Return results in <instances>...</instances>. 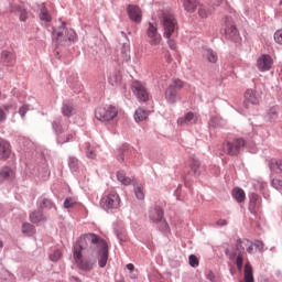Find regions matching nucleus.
Listing matches in <instances>:
<instances>
[{"label": "nucleus", "instance_id": "obj_29", "mask_svg": "<svg viewBox=\"0 0 282 282\" xmlns=\"http://www.w3.org/2000/svg\"><path fill=\"white\" fill-rule=\"evenodd\" d=\"M22 232L24 235H28V237H32V235H34L36 232V229L33 227L32 224L30 223H24L22 225Z\"/></svg>", "mask_w": 282, "mask_h": 282}, {"label": "nucleus", "instance_id": "obj_42", "mask_svg": "<svg viewBox=\"0 0 282 282\" xmlns=\"http://www.w3.org/2000/svg\"><path fill=\"white\" fill-rule=\"evenodd\" d=\"M62 257L61 250H55L50 254L51 261H58Z\"/></svg>", "mask_w": 282, "mask_h": 282}, {"label": "nucleus", "instance_id": "obj_4", "mask_svg": "<svg viewBox=\"0 0 282 282\" xmlns=\"http://www.w3.org/2000/svg\"><path fill=\"white\" fill-rule=\"evenodd\" d=\"M248 246H250V240H238L236 245V250L231 256V259H236V265L239 272H241V270L243 269V254H246Z\"/></svg>", "mask_w": 282, "mask_h": 282}, {"label": "nucleus", "instance_id": "obj_16", "mask_svg": "<svg viewBox=\"0 0 282 282\" xmlns=\"http://www.w3.org/2000/svg\"><path fill=\"white\" fill-rule=\"evenodd\" d=\"M164 218V210H162V207L154 206L150 209V219L153 221V224H160L162 219Z\"/></svg>", "mask_w": 282, "mask_h": 282}, {"label": "nucleus", "instance_id": "obj_32", "mask_svg": "<svg viewBox=\"0 0 282 282\" xmlns=\"http://www.w3.org/2000/svg\"><path fill=\"white\" fill-rule=\"evenodd\" d=\"M271 171H274L275 173H281L282 174V161H272L270 165Z\"/></svg>", "mask_w": 282, "mask_h": 282}, {"label": "nucleus", "instance_id": "obj_58", "mask_svg": "<svg viewBox=\"0 0 282 282\" xmlns=\"http://www.w3.org/2000/svg\"><path fill=\"white\" fill-rule=\"evenodd\" d=\"M70 282H83V281H80V279H78L76 276H73V278H70Z\"/></svg>", "mask_w": 282, "mask_h": 282}, {"label": "nucleus", "instance_id": "obj_53", "mask_svg": "<svg viewBox=\"0 0 282 282\" xmlns=\"http://www.w3.org/2000/svg\"><path fill=\"white\" fill-rule=\"evenodd\" d=\"M278 112H279V108L272 107L269 110V116H276Z\"/></svg>", "mask_w": 282, "mask_h": 282}, {"label": "nucleus", "instance_id": "obj_12", "mask_svg": "<svg viewBox=\"0 0 282 282\" xmlns=\"http://www.w3.org/2000/svg\"><path fill=\"white\" fill-rule=\"evenodd\" d=\"M225 21V34L228 39H235V36H239V31L237 30V26L235 25V20H232L230 17H226L224 19Z\"/></svg>", "mask_w": 282, "mask_h": 282}, {"label": "nucleus", "instance_id": "obj_30", "mask_svg": "<svg viewBox=\"0 0 282 282\" xmlns=\"http://www.w3.org/2000/svg\"><path fill=\"white\" fill-rule=\"evenodd\" d=\"M62 113L66 118H70V116L74 113V106L70 104H64L62 107Z\"/></svg>", "mask_w": 282, "mask_h": 282}, {"label": "nucleus", "instance_id": "obj_7", "mask_svg": "<svg viewBox=\"0 0 282 282\" xmlns=\"http://www.w3.org/2000/svg\"><path fill=\"white\" fill-rule=\"evenodd\" d=\"M100 206L101 208H104V210H113L116 208H119L120 196L116 192L107 194L100 199Z\"/></svg>", "mask_w": 282, "mask_h": 282}, {"label": "nucleus", "instance_id": "obj_48", "mask_svg": "<svg viewBox=\"0 0 282 282\" xmlns=\"http://www.w3.org/2000/svg\"><path fill=\"white\" fill-rule=\"evenodd\" d=\"M72 206H74V199L66 198L64 202V208H72Z\"/></svg>", "mask_w": 282, "mask_h": 282}, {"label": "nucleus", "instance_id": "obj_2", "mask_svg": "<svg viewBox=\"0 0 282 282\" xmlns=\"http://www.w3.org/2000/svg\"><path fill=\"white\" fill-rule=\"evenodd\" d=\"M159 19L163 28L164 39H175L180 32V24L177 23V19L175 18V14H173V11H161Z\"/></svg>", "mask_w": 282, "mask_h": 282}, {"label": "nucleus", "instance_id": "obj_51", "mask_svg": "<svg viewBox=\"0 0 282 282\" xmlns=\"http://www.w3.org/2000/svg\"><path fill=\"white\" fill-rule=\"evenodd\" d=\"M207 279L212 282H217V278L215 276V273H213V271L208 272Z\"/></svg>", "mask_w": 282, "mask_h": 282}, {"label": "nucleus", "instance_id": "obj_15", "mask_svg": "<svg viewBox=\"0 0 282 282\" xmlns=\"http://www.w3.org/2000/svg\"><path fill=\"white\" fill-rule=\"evenodd\" d=\"M128 14L131 21L134 23H141L142 21V10L138 6H129L128 7Z\"/></svg>", "mask_w": 282, "mask_h": 282}, {"label": "nucleus", "instance_id": "obj_56", "mask_svg": "<svg viewBox=\"0 0 282 282\" xmlns=\"http://www.w3.org/2000/svg\"><path fill=\"white\" fill-rule=\"evenodd\" d=\"M253 246H256V248H259L260 250H263V242L261 241H256Z\"/></svg>", "mask_w": 282, "mask_h": 282}, {"label": "nucleus", "instance_id": "obj_1", "mask_svg": "<svg viewBox=\"0 0 282 282\" xmlns=\"http://www.w3.org/2000/svg\"><path fill=\"white\" fill-rule=\"evenodd\" d=\"M88 252V254H98V265L99 268H105L109 259V246L107 241L96 234H86L82 236L73 248L74 260L80 270L89 272L96 265V260H83V252Z\"/></svg>", "mask_w": 282, "mask_h": 282}, {"label": "nucleus", "instance_id": "obj_39", "mask_svg": "<svg viewBox=\"0 0 282 282\" xmlns=\"http://www.w3.org/2000/svg\"><path fill=\"white\" fill-rule=\"evenodd\" d=\"M29 111H30V105H23L22 107H20L19 113L22 120H25V113H28Z\"/></svg>", "mask_w": 282, "mask_h": 282}, {"label": "nucleus", "instance_id": "obj_26", "mask_svg": "<svg viewBox=\"0 0 282 282\" xmlns=\"http://www.w3.org/2000/svg\"><path fill=\"white\" fill-rule=\"evenodd\" d=\"M213 10L204 4L199 6L198 8V15L200 17V19H208V17H210V14H213Z\"/></svg>", "mask_w": 282, "mask_h": 282}, {"label": "nucleus", "instance_id": "obj_23", "mask_svg": "<svg viewBox=\"0 0 282 282\" xmlns=\"http://www.w3.org/2000/svg\"><path fill=\"white\" fill-rule=\"evenodd\" d=\"M232 197L238 204H242V202H246V192L242 188L236 187L232 189Z\"/></svg>", "mask_w": 282, "mask_h": 282}, {"label": "nucleus", "instance_id": "obj_3", "mask_svg": "<svg viewBox=\"0 0 282 282\" xmlns=\"http://www.w3.org/2000/svg\"><path fill=\"white\" fill-rule=\"evenodd\" d=\"M95 116L100 122H111V120L118 117V108L113 105H106L99 107L96 110Z\"/></svg>", "mask_w": 282, "mask_h": 282}, {"label": "nucleus", "instance_id": "obj_8", "mask_svg": "<svg viewBox=\"0 0 282 282\" xmlns=\"http://www.w3.org/2000/svg\"><path fill=\"white\" fill-rule=\"evenodd\" d=\"M132 91L140 102H147L149 100V90L142 83L135 80L132 83Z\"/></svg>", "mask_w": 282, "mask_h": 282}, {"label": "nucleus", "instance_id": "obj_20", "mask_svg": "<svg viewBox=\"0 0 282 282\" xmlns=\"http://www.w3.org/2000/svg\"><path fill=\"white\" fill-rule=\"evenodd\" d=\"M6 180H14V171L8 166L0 170V183L6 182Z\"/></svg>", "mask_w": 282, "mask_h": 282}, {"label": "nucleus", "instance_id": "obj_43", "mask_svg": "<svg viewBox=\"0 0 282 282\" xmlns=\"http://www.w3.org/2000/svg\"><path fill=\"white\" fill-rule=\"evenodd\" d=\"M189 265H192V268H197V265H199V259H197L194 254H191Z\"/></svg>", "mask_w": 282, "mask_h": 282}, {"label": "nucleus", "instance_id": "obj_49", "mask_svg": "<svg viewBox=\"0 0 282 282\" xmlns=\"http://www.w3.org/2000/svg\"><path fill=\"white\" fill-rule=\"evenodd\" d=\"M6 279L2 280L1 282H14V275L10 274V273H6Z\"/></svg>", "mask_w": 282, "mask_h": 282}, {"label": "nucleus", "instance_id": "obj_22", "mask_svg": "<svg viewBox=\"0 0 282 282\" xmlns=\"http://www.w3.org/2000/svg\"><path fill=\"white\" fill-rule=\"evenodd\" d=\"M165 98L169 102H175L177 100V89H175V86H169L165 90Z\"/></svg>", "mask_w": 282, "mask_h": 282}, {"label": "nucleus", "instance_id": "obj_57", "mask_svg": "<svg viewBox=\"0 0 282 282\" xmlns=\"http://www.w3.org/2000/svg\"><path fill=\"white\" fill-rule=\"evenodd\" d=\"M127 269H128L130 272H133V270H135V267L133 265V263H129V264H127Z\"/></svg>", "mask_w": 282, "mask_h": 282}, {"label": "nucleus", "instance_id": "obj_25", "mask_svg": "<svg viewBox=\"0 0 282 282\" xmlns=\"http://www.w3.org/2000/svg\"><path fill=\"white\" fill-rule=\"evenodd\" d=\"M147 118H149V111L139 108L135 110L134 112V120L135 122H143V120H147Z\"/></svg>", "mask_w": 282, "mask_h": 282}, {"label": "nucleus", "instance_id": "obj_21", "mask_svg": "<svg viewBox=\"0 0 282 282\" xmlns=\"http://www.w3.org/2000/svg\"><path fill=\"white\" fill-rule=\"evenodd\" d=\"M117 180L123 186H131V182H133V180L127 176V173L122 170L117 172Z\"/></svg>", "mask_w": 282, "mask_h": 282}, {"label": "nucleus", "instance_id": "obj_24", "mask_svg": "<svg viewBox=\"0 0 282 282\" xmlns=\"http://www.w3.org/2000/svg\"><path fill=\"white\" fill-rule=\"evenodd\" d=\"M40 20L45 21V23L52 21V15L50 14V11H47V8H45V4H41L40 7Z\"/></svg>", "mask_w": 282, "mask_h": 282}, {"label": "nucleus", "instance_id": "obj_10", "mask_svg": "<svg viewBox=\"0 0 282 282\" xmlns=\"http://www.w3.org/2000/svg\"><path fill=\"white\" fill-rule=\"evenodd\" d=\"M259 102H261V96L256 90L247 89L245 93V107L250 109L251 105H259Z\"/></svg>", "mask_w": 282, "mask_h": 282}, {"label": "nucleus", "instance_id": "obj_6", "mask_svg": "<svg viewBox=\"0 0 282 282\" xmlns=\"http://www.w3.org/2000/svg\"><path fill=\"white\" fill-rule=\"evenodd\" d=\"M243 147H246V141L243 139H234L232 141L223 143V151L226 155H239Z\"/></svg>", "mask_w": 282, "mask_h": 282}, {"label": "nucleus", "instance_id": "obj_38", "mask_svg": "<svg viewBox=\"0 0 282 282\" xmlns=\"http://www.w3.org/2000/svg\"><path fill=\"white\" fill-rule=\"evenodd\" d=\"M120 80H122V77L118 74H113L109 77L110 85H119Z\"/></svg>", "mask_w": 282, "mask_h": 282}, {"label": "nucleus", "instance_id": "obj_34", "mask_svg": "<svg viewBox=\"0 0 282 282\" xmlns=\"http://www.w3.org/2000/svg\"><path fill=\"white\" fill-rule=\"evenodd\" d=\"M134 194H135L137 199H144V186L138 185L134 188Z\"/></svg>", "mask_w": 282, "mask_h": 282}, {"label": "nucleus", "instance_id": "obj_44", "mask_svg": "<svg viewBox=\"0 0 282 282\" xmlns=\"http://www.w3.org/2000/svg\"><path fill=\"white\" fill-rule=\"evenodd\" d=\"M274 41L278 43V45H282V30H278L274 33Z\"/></svg>", "mask_w": 282, "mask_h": 282}, {"label": "nucleus", "instance_id": "obj_52", "mask_svg": "<svg viewBox=\"0 0 282 282\" xmlns=\"http://www.w3.org/2000/svg\"><path fill=\"white\" fill-rule=\"evenodd\" d=\"M247 252L249 254H252V252H254V243H252V241H250V245L247 246Z\"/></svg>", "mask_w": 282, "mask_h": 282}, {"label": "nucleus", "instance_id": "obj_18", "mask_svg": "<svg viewBox=\"0 0 282 282\" xmlns=\"http://www.w3.org/2000/svg\"><path fill=\"white\" fill-rule=\"evenodd\" d=\"M10 153H12L10 150V143L8 141L0 140V160H8V158H10Z\"/></svg>", "mask_w": 282, "mask_h": 282}, {"label": "nucleus", "instance_id": "obj_45", "mask_svg": "<svg viewBox=\"0 0 282 282\" xmlns=\"http://www.w3.org/2000/svg\"><path fill=\"white\" fill-rule=\"evenodd\" d=\"M167 41V45L170 47V50H177V43L175 42V40H173V37H165Z\"/></svg>", "mask_w": 282, "mask_h": 282}, {"label": "nucleus", "instance_id": "obj_11", "mask_svg": "<svg viewBox=\"0 0 282 282\" xmlns=\"http://www.w3.org/2000/svg\"><path fill=\"white\" fill-rule=\"evenodd\" d=\"M187 166L196 177H199L204 173V165H202V161L196 156H191L187 160Z\"/></svg>", "mask_w": 282, "mask_h": 282}, {"label": "nucleus", "instance_id": "obj_35", "mask_svg": "<svg viewBox=\"0 0 282 282\" xmlns=\"http://www.w3.org/2000/svg\"><path fill=\"white\" fill-rule=\"evenodd\" d=\"M68 166L72 171H78V159L70 156L68 159Z\"/></svg>", "mask_w": 282, "mask_h": 282}, {"label": "nucleus", "instance_id": "obj_31", "mask_svg": "<svg viewBox=\"0 0 282 282\" xmlns=\"http://www.w3.org/2000/svg\"><path fill=\"white\" fill-rule=\"evenodd\" d=\"M158 23H153V22H150L149 25H148V30H147V36L148 39L150 36H153L155 34H158Z\"/></svg>", "mask_w": 282, "mask_h": 282}, {"label": "nucleus", "instance_id": "obj_55", "mask_svg": "<svg viewBox=\"0 0 282 282\" xmlns=\"http://www.w3.org/2000/svg\"><path fill=\"white\" fill-rule=\"evenodd\" d=\"M3 120H6V112L0 108V122H3Z\"/></svg>", "mask_w": 282, "mask_h": 282}, {"label": "nucleus", "instance_id": "obj_19", "mask_svg": "<svg viewBox=\"0 0 282 282\" xmlns=\"http://www.w3.org/2000/svg\"><path fill=\"white\" fill-rule=\"evenodd\" d=\"M183 8L186 10V12H189L193 14L195 10H197V6H199V2L197 0H182Z\"/></svg>", "mask_w": 282, "mask_h": 282}, {"label": "nucleus", "instance_id": "obj_40", "mask_svg": "<svg viewBox=\"0 0 282 282\" xmlns=\"http://www.w3.org/2000/svg\"><path fill=\"white\" fill-rule=\"evenodd\" d=\"M171 87H174V89H183L184 88V82H182L181 79H174L173 84L170 85Z\"/></svg>", "mask_w": 282, "mask_h": 282}, {"label": "nucleus", "instance_id": "obj_47", "mask_svg": "<svg viewBox=\"0 0 282 282\" xmlns=\"http://www.w3.org/2000/svg\"><path fill=\"white\" fill-rule=\"evenodd\" d=\"M273 188H276L278 191L282 188V182L280 180L274 178L272 181Z\"/></svg>", "mask_w": 282, "mask_h": 282}, {"label": "nucleus", "instance_id": "obj_60", "mask_svg": "<svg viewBox=\"0 0 282 282\" xmlns=\"http://www.w3.org/2000/svg\"><path fill=\"white\" fill-rule=\"evenodd\" d=\"M3 248V242L0 240V250Z\"/></svg>", "mask_w": 282, "mask_h": 282}, {"label": "nucleus", "instance_id": "obj_17", "mask_svg": "<svg viewBox=\"0 0 282 282\" xmlns=\"http://www.w3.org/2000/svg\"><path fill=\"white\" fill-rule=\"evenodd\" d=\"M0 61L3 65H14L17 55L10 51H2Z\"/></svg>", "mask_w": 282, "mask_h": 282}, {"label": "nucleus", "instance_id": "obj_9", "mask_svg": "<svg viewBox=\"0 0 282 282\" xmlns=\"http://www.w3.org/2000/svg\"><path fill=\"white\" fill-rule=\"evenodd\" d=\"M54 34H56L58 41H74L76 39V32L65 28V22H62V26L56 31L54 30Z\"/></svg>", "mask_w": 282, "mask_h": 282}, {"label": "nucleus", "instance_id": "obj_28", "mask_svg": "<svg viewBox=\"0 0 282 282\" xmlns=\"http://www.w3.org/2000/svg\"><path fill=\"white\" fill-rule=\"evenodd\" d=\"M30 221L32 224H40V221H45V216H43L42 212H33L30 214Z\"/></svg>", "mask_w": 282, "mask_h": 282}, {"label": "nucleus", "instance_id": "obj_61", "mask_svg": "<svg viewBox=\"0 0 282 282\" xmlns=\"http://www.w3.org/2000/svg\"><path fill=\"white\" fill-rule=\"evenodd\" d=\"M4 109H6V111H8V109H10V107L9 106H4Z\"/></svg>", "mask_w": 282, "mask_h": 282}, {"label": "nucleus", "instance_id": "obj_36", "mask_svg": "<svg viewBox=\"0 0 282 282\" xmlns=\"http://www.w3.org/2000/svg\"><path fill=\"white\" fill-rule=\"evenodd\" d=\"M86 155L90 160H94L96 158V151L94 150V148H91L89 143H86Z\"/></svg>", "mask_w": 282, "mask_h": 282}, {"label": "nucleus", "instance_id": "obj_50", "mask_svg": "<svg viewBox=\"0 0 282 282\" xmlns=\"http://www.w3.org/2000/svg\"><path fill=\"white\" fill-rule=\"evenodd\" d=\"M20 21H28V11H25V10L21 11Z\"/></svg>", "mask_w": 282, "mask_h": 282}, {"label": "nucleus", "instance_id": "obj_5", "mask_svg": "<svg viewBox=\"0 0 282 282\" xmlns=\"http://www.w3.org/2000/svg\"><path fill=\"white\" fill-rule=\"evenodd\" d=\"M53 129L55 132L59 134L58 137L59 144H65L66 142H69L70 140L74 139V135H76V133L69 130V128H63V126L61 124V119H55L53 121Z\"/></svg>", "mask_w": 282, "mask_h": 282}, {"label": "nucleus", "instance_id": "obj_46", "mask_svg": "<svg viewBox=\"0 0 282 282\" xmlns=\"http://www.w3.org/2000/svg\"><path fill=\"white\" fill-rule=\"evenodd\" d=\"M163 54H164V58H165L166 63H169V64L173 63V56H171V52L163 51Z\"/></svg>", "mask_w": 282, "mask_h": 282}, {"label": "nucleus", "instance_id": "obj_13", "mask_svg": "<svg viewBox=\"0 0 282 282\" xmlns=\"http://www.w3.org/2000/svg\"><path fill=\"white\" fill-rule=\"evenodd\" d=\"M272 63L273 61L270 55H261L257 61V67L260 72H270Z\"/></svg>", "mask_w": 282, "mask_h": 282}, {"label": "nucleus", "instance_id": "obj_14", "mask_svg": "<svg viewBox=\"0 0 282 282\" xmlns=\"http://www.w3.org/2000/svg\"><path fill=\"white\" fill-rule=\"evenodd\" d=\"M199 122V115L194 112H187L184 117L177 119V124L181 127L184 124H197Z\"/></svg>", "mask_w": 282, "mask_h": 282}, {"label": "nucleus", "instance_id": "obj_41", "mask_svg": "<svg viewBox=\"0 0 282 282\" xmlns=\"http://www.w3.org/2000/svg\"><path fill=\"white\" fill-rule=\"evenodd\" d=\"M41 208H55L54 203L47 198H44Z\"/></svg>", "mask_w": 282, "mask_h": 282}, {"label": "nucleus", "instance_id": "obj_59", "mask_svg": "<svg viewBox=\"0 0 282 282\" xmlns=\"http://www.w3.org/2000/svg\"><path fill=\"white\" fill-rule=\"evenodd\" d=\"M221 3H224V0H216V2L214 4L215 6H221Z\"/></svg>", "mask_w": 282, "mask_h": 282}, {"label": "nucleus", "instance_id": "obj_27", "mask_svg": "<svg viewBox=\"0 0 282 282\" xmlns=\"http://www.w3.org/2000/svg\"><path fill=\"white\" fill-rule=\"evenodd\" d=\"M148 39V43L151 45V47H158V45L162 43V34H160V32L154 35H150Z\"/></svg>", "mask_w": 282, "mask_h": 282}, {"label": "nucleus", "instance_id": "obj_33", "mask_svg": "<svg viewBox=\"0 0 282 282\" xmlns=\"http://www.w3.org/2000/svg\"><path fill=\"white\" fill-rule=\"evenodd\" d=\"M206 58L209 63H217L218 61L217 53H215L213 50L206 51Z\"/></svg>", "mask_w": 282, "mask_h": 282}, {"label": "nucleus", "instance_id": "obj_54", "mask_svg": "<svg viewBox=\"0 0 282 282\" xmlns=\"http://www.w3.org/2000/svg\"><path fill=\"white\" fill-rule=\"evenodd\" d=\"M218 226H228V220H226V219H219V220H217V223H216Z\"/></svg>", "mask_w": 282, "mask_h": 282}, {"label": "nucleus", "instance_id": "obj_37", "mask_svg": "<svg viewBox=\"0 0 282 282\" xmlns=\"http://www.w3.org/2000/svg\"><path fill=\"white\" fill-rule=\"evenodd\" d=\"M258 199H259V195H257V194L250 195L249 210H254Z\"/></svg>", "mask_w": 282, "mask_h": 282}]
</instances>
